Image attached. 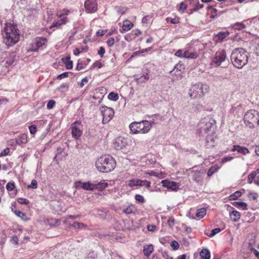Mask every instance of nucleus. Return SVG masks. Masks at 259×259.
I'll return each instance as SVG.
<instances>
[{"label": "nucleus", "instance_id": "obj_48", "mask_svg": "<svg viewBox=\"0 0 259 259\" xmlns=\"http://www.w3.org/2000/svg\"><path fill=\"white\" fill-rule=\"evenodd\" d=\"M105 53V50L104 48L103 47H100L99 50L98 51V54L101 58H102L104 56Z\"/></svg>", "mask_w": 259, "mask_h": 259}, {"label": "nucleus", "instance_id": "obj_8", "mask_svg": "<svg viewBox=\"0 0 259 259\" xmlns=\"http://www.w3.org/2000/svg\"><path fill=\"white\" fill-rule=\"evenodd\" d=\"M100 111L103 116L102 121L103 123H107L110 121L114 114L113 109L106 106H102L100 108Z\"/></svg>", "mask_w": 259, "mask_h": 259}, {"label": "nucleus", "instance_id": "obj_22", "mask_svg": "<svg viewBox=\"0 0 259 259\" xmlns=\"http://www.w3.org/2000/svg\"><path fill=\"white\" fill-rule=\"evenodd\" d=\"M149 73L150 71L148 69H146L144 71L141 77L139 78H137V80H140L141 82H145L147 81L149 79Z\"/></svg>", "mask_w": 259, "mask_h": 259}, {"label": "nucleus", "instance_id": "obj_47", "mask_svg": "<svg viewBox=\"0 0 259 259\" xmlns=\"http://www.w3.org/2000/svg\"><path fill=\"white\" fill-rule=\"evenodd\" d=\"M55 104V101L54 100H50L47 105V108L48 109H51L53 108Z\"/></svg>", "mask_w": 259, "mask_h": 259}, {"label": "nucleus", "instance_id": "obj_9", "mask_svg": "<svg viewBox=\"0 0 259 259\" xmlns=\"http://www.w3.org/2000/svg\"><path fill=\"white\" fill-rule=\"evenodd\" d=\"M227 58L226 53L225 50H220L215 53L214 57L212 60V63L216 66L221 65L222 62H224Z\"/></svg>", "mask_w": 259, "mask_h": 259}, {"label": "nucleus", "instance_id": "obj_29", "mask_svg": "<svg viewBox=\"0 0 259 259\" xmlns=\"http://www.w3.org/2000/svg\"><path fill=\"white\" fill-rule=\"evenodd\" d=\"M133 26L132 23L129 21H125L123 22L122 25V29L124 31H127L130 30Z\"/></svg>", "mask_w": 259, "mask_h": 259}, {"label": "nucleus", "instance_id": "obj_50", "mask_svg": "<svg viewBox=\"0 0 259 259\" xmlns=\"http://www.w3.org/2000/svg\"><path fill=\"white\" fill-rule=\"evenodd\" d=\"M88 259H98L97 254L94 252H90L88 256Z\"/></svg>", "mask_w": 259, "mask_h": 259}, {"label": "nucleus", "instance_id": "obj_2", "mask_svg": "<svg viewBox=\"0 0 259 259\" xmlns=\"http://www.w3.org/2000/svg\"><path fill=\"white\" fill-rule=\"evenodd\" d=\"M231 61L235 67L241 69L248 62L247 52L241 48L234 49L231 55Z\"/></svg>", "mask_w": 259, "mask_h": 259}, {"label": "nucleus", "instance_id": "obj_3", "mask_svg": "<svg viewBox=\"0 0 259 259\" xmlns=\"http://www.w3.org/2000/svg\"><path fill=\"white\" fill-rule=\"evenodd\" d=\"M95 165L100 172H108L114 169L116 162L111 155H104L96 160Z\"/></svg>", "mask_w": 259, "mask_h": 259}, {"label": "nucleus", "instance_id": "obj_25", "mask_svg": "<svg viewBox=\"0 0 259 259\" xmlns=\"http://www.w3.org/2000/svg\"><path fill=\"white\" fill-rule=\"evenodd\" d=\"M201 259H210V251L207 249H202L200 252Z\"/></svg>", "mask_w": 259, "mask_h": 259}, {"label": "nucleus", "instance_id": "obj_21", "mask_svg": "<svg viewBox=\"0 0 259 259\" xmlns=\"http://www.w3.org/2000/svg\"><path fill=\"white\" fill-rule=\"evenodd\" d=\"M153 246L152 244L146 245L143 248V252L145 255L149 256L153 251Z\"/></svg>", "mask_w": 259, "mask_h": 259}, {"label": "nucleus", "instance_id": "obj_36", "mask_svg": "<svg viewBox=\"0 0 259 259\" xmlns=\"http://www.w3.org/2000/svg\"><path fill=\"white\" fill-rule=\"evenodd\" d=\"M192 2H195L196 3V7L192 9L193 11H196L198 10L202 9L203 7V4H200L198 1H195L194 0H191Z\"/></svg>", "mask_w": 259, "mask_h": 259}, {"label": "nucleus", "instance_id": "obj_13", "mask_svg": "<svg viewBox=\"0 0 259 259\" xmlns=\"http://www.w3.org/2000/svg\"><path fill=\"white\" fill-rule=\"evenodd\" d=\"M75 186L77 189L82 188L88 191H93L95 190L94 183L91 182L82 183L80 181H77L75 182Z\"/></svg>", "mask_w": 259, "mask_h": 259}, {"label": "nucleus", "instance_id": "obj_7", "mask_svg": "<svg viewBox=\"0 0 259 259\" xmlns=\"http://www.w3.org/2000/svg\"><path fill=\"white\" fill-rule=\"evenodd\" d=\"M154 122H150L147 120H142L140 122H133L129 125L130 130H150L152 128Z\"/></svg>", "mask_w": 259, "mask_h": 259}, {"label": "nucleus", "instance_id": "obj_41", "mask_svg": "<svg viewBox=\"0 0 259 259\" xmlns=\"http://www.w3.org/2000/svg\"><path fill=\"white\" fill-rule=\"evenodd\" d=\"M170 246L175 250H177L179 248V244L175 240H173L170 242Z\"/></svg>", "mask_w": 259, "mask_h": 259}, {"label": "nucleus", "instance_id": "obj_19", "mask_svg": "<svg viewBox=\"0 0 259 259\" xmlns=\"http://www.w3.org/2000/svg\"><path fill=\"white\" fill-rule=\"evenodd\" d=\"M232 151H237L238 152L242 153L244 155H245L249 152V150L247 148L245 147H242L239 145L234 146L233 148L232 149Z\"/></svg>", "mask_w": 259, "mask_h": 259}, {"label": "nucleus", "instance_id": "obj_63", "mask_svg": "<svg viewBox=\"0 0 259 259\" xmlns=\"http://www.w3.org/2000/svg\"><path fill=\"white\" fill-rule=\"evenodd\" d=\"M156 226L155 225H148L147 229L148 231L151 232H154L156 230Z\"/></svg>", "mask_w": 259, "mask_h": 259}, {"label": "nucleus", "instance_id": "obj_53", "mask_svg": "<svg viewBox=\"0 0 259 259\" xmlns=\"http://www.w3.org/2000/svg\"><path fill=\"white\" fill-rule=\"evenodd\" d=\"M88 82V78L87 77H84L81 81V82L79 83V87L80 88H82L84 85L86 83H87Z\"/></svg>", "mask_w": 259, "mask_h": 259}, {"label": "nucleus", "instance_id": "obj_55", "mask_svg": "<svg viewBox=\"0 0 259 259\" xmlns=\"http://www.w3.org/2000/svg\"><path fill=\"white\" fill-rule=\"evenodd\" d=\"M102 67V64L99 61H96L92 65V68H94L95 67H98V68H100Z\"/></svg>", "mask_w": 259, "mask_h": 259}, {"label": "nucleus", "instance_id": "obj_61", "mask_svg": "<svg viewBox=\"0 0 259 259\" xmlns=\"http://www.w3.org/2000/svg\"><path fill=\"white\" fill-rule=\"evenodd\" d=\"M233 159V156L225 157L224 158H223V159L222 160V163H226V162H227L228 161H230L232 160Z\"/></svg>", "mask_w": 259, "mask_h": 259}, {"label": "nucleus", "instance_id": "obj_46", "mask_svg": "<svg viewBox=\"0 0 259 259\" xmlns=\"http://www.w3.org/2000/svg\"><path fill=\"white\" fill-rule=\"evenodd\" d=\"M17 201L18 203L21 204H28L29 202L27 199L23 198H19Z\"/></svg>", "mask_w": 259, "mask_h": 259}, {"label": "nucleus", "instance_id": "obj_49", "mask_svg": "<svg viewBox=\"0 0 259 259\" xmlns=\"http://www.w3.org/2000/svg\"><path fill=\"white\" fill-rule=\"evenodd\" d=\"M114 42L115 40L113 37H110L106 41V43L109 47H112L114 44Z\"/></svg>", "mask_w": 259, "mask_h": 259}, {"label": "nucleus", "instance_id": "obj_62", "mask_svg": "<svg viewBox=\"0 0 259 259\" xmlns=\"http://www.w3.org/2000/svg\"><path fill=\"white\" fill-rule=\"evenodd\" d=\"M73 67V62L72 61H68V62H66V67L67 69H70Z\"/></svg>", "mask_w": 259, "mask_h": 259}, {"label": "nucleus", "instance_id": "obj_15", "mask_svg": "<svg viewBox=\"0 0 259 259\" xmlns=\"http://www.w3.org/2000/svg\"><path fill=\"white\" fill-rule=\"evenodd\" d=\"M3 55L5 56V58L3 61L4 62V66L6 67H9L14 62L16 55L15 53H10L9 52H5L4 53Z\"/></svg>", "mask_w": 259, "mask_h": 259}, {"label": "nucleus", "instance_id": "obj_60", "mask_svg": "<svg viewBox=\"0 0 259 259\" xmlns=\"http://www.w3.org/2000/svg\"><path fill=\"white\" fill-rule=\"evenodd\" d=\"M67 21L68 19L67 17H63L62 18L59 20V22H60V24H61V25L65 24Z\"/></svg>", "mask_w": 259, "mask_h": 259}, {"label": "nucleus", "instance_id": "obj_45", "mask_svg": "<svg viewBox=\"0 0 259 259\" xmlns=\"http://www.w3.org/2000/svg\"><path fill=\"white\" fill-rule=\"evenodd\" d=\"M221 231V230L220 228L214 229L211 231V233L208 236L210 237H212L214 236L215 235L220 232Z\"/></svg>", "mask_w": 259, "mask_h": 259}, {"label": "nucleus", "instance_id": "obj_33", "mask_svg": "<svg viewBox=\"0 0 259 259\" xmlns=\"http://www.w3.org/2000/svg\"><path fill=\"white\" fill-rule=\"evenodd\" d=\"M235 206L241 207L243 210L247 209V204L246 203L243 202H236Z\"/></svg>", "mask_w": 259, "mask_h": 259}, {"label": "nucleus", "instance_id": "obj_58", "mask_svg": "<svg viewBox=\"0 0 259 259\" xmlns=\"http://www.w3.org/2000/svg\"><path fill=\"white\" fill-rule=\"evenodd\" d=\"M18 241H19L18 238L16 235H14L12 237V238L11 239V241L12 242V243L13 244H18Z\"/></svg>", "mask_w": 259, "mask_h": 259}, {"label": "nucleus", "instance_id": "obj_32", "mask_svg": "<svg viewBox=\"0 0 259 259\" xmlns=\"http://www.w3.org/2000/svg\"><path fill=\"white\" fill-rule=\"evenodd\" d=\"M81 122L80 120L75 121L72 124L71 130H80L81 127Z\"/></svg>", "mask_w": 259, "mask_h": 259}, {"label": "nucleus", "instance_id": "obj_42", "mask_svg": "<svg viewBox=\"0 0 259 259\" xmlns=\"http://www.w3.org/2000/svg\"><path fill=\"white\" fill-rule=\"evenodd\" d=\"M85 226L83 223L77 222H74L71 225V227L75 228H82Z\"/></svg>", "mask_w": 259, "mask_h": 259}, {"label": "nucleus", "instance_id": "obj_23", "mask_svg": "<svg viewBox=\"0 0 259 259\" xmlns=\"http://www.w3.org/2000/svg\"><path fill=\"white\" fill-rule=\"evenodd\" d=\"M229 34L228 31L226 32H219L216 35L215 37L217 38L216 41L217 42H221L223 41Z\"/></svg>", "mask_w": 259, "mask_h": 259}, {"label": "nucleus", "instance_id": "obj_16", "mask_svg": "<svg viewBox=\"0 0 259 259\" xmlns=\"http://www.w3.org/2000/svg\"><path fill=\"white\" fill-rule=\"evenodd\" d=\"M198 56L199 54L197 52L191 47L187 48L184 49V58L195 59Z\"/></svg>", "mask_w": 259, "mask_h": 259}, {"label": "nucleus", "instance_id": "obj_26", "mask_svg": "<svg viewBox=\"0 0 259 259\" xmlns=\"http://www.w3.org/2000/svg\"><path fill=\"white\" fill-rule=\"evenodd\" d=\"M220 169V167L215 164L214 165L211 166L207 171V175L208 177H211L213 174L218 171V170Z\"/></svg>", "mask_w": 259, "mask_h": 259}, {"label": "nucleus", "instance_id": "obj_5", "mask_svg": "<svg viewBox=\"0 0 259 259\" xmlns=\"http://www.w3.org/2000/svg\"><path fill=\"white\" fill-rule=\"evenodd\" d=\"M208 87L206 84L198 83L192 85L190 90L189 95L192 99H198L204 95V91L207 90Z\"/></svg>", "mask_w": 259, "mask_h": 259}, {"label": "nucleus", "instance_id": "obj_18", "mask_svg": "<svg viewBox=\"0 0 259 259\" xmlns=\"http://www.w3.org/2000/svg\"><path fill=\"white\" fill-rule=\"evenodd\" d=\"M94 185L95 190H97L101 191L107 187L108 184L107 182H106L105 180H103L100 182H95Z\"/></svg>", "mask_w": 259, "mask_h": 259}, {"label": "nucleus", "instance_id": "obj_37", "mask_svg": "<svg viewBox=\"0 0 259 259\" xmlns=\"http://www.w3.org/2000/svg\"><path fill=\"white\" fill-rule=\"evenodd\" d=\"M175 55L178 57L184 58V49L181 50L180 49L178 50L176 53Z\"/></svg>", "mask_w": 259, "mask_h": 259}, {"label": "nucleus", "instance_id": "obj_14", "mask_svg": "<svg viewBox=\"0 0 259 259\" xmlns=\"http://www.w3.org/2000/svg\"><path fill=\"white\" fill-rule=\"evenodd\" d=\"M127 145V139L121 137L116 138L113 143L114 147L117 150L122 149L125 148Z\"/></svg>", "mask_w": 259, "mask_h": 259}, {"label": "nucleus", "instance_id": "obj_30", "mask_svg": "<svg viewBox=\"0 0 259 259\" xmlns=\"http://www.w3.org/2000/svg\"><path fill=\"white\" fill-rule=\"evenodd\" d=\"M108 98L110 100L116 101L118 99L119 97L117 93L111 92L108 94Z\"/></svg>", "mask_w": 259, "mask_h": 259}, {"label": "nucleus", "instance_id": "obj_6", "mask_svg": "<svg viewBox=\"0 0 259 259\" xmlns=\"http://www.w3.org/2000/svg\"><path fill=\"white\" fill-rule=\"evenodd\" d=\"M199 130H214L216 128L215 121L212 118L207 116L201 119L198 124Z\"/></svg>", "mask_w": 259, "mask_h": 259}, {"label": "nucleus", "instance_id": "obj_17", "mask_svg": "<svg viewBox=\"0 0 259 259\" xmlns=\"http://www.w3.org/2000/svg\"><path fill=\"white\" fill-rule=\"evenodd\" d=\"M193 180L197 183H200L203 180V172L197 170H191Z\"/></svg>", "mask_w": 259, "mask_h": 259}, {"label": "nucleus", "instance_id": "obj_39", "mask_svg": "<svg viewBox=\"0 0 259 259\" xmlns=\"http://www.w3.org/2000/svg\"><path fill=\"white\" fill-rule=\"evenodd\" d=\"M15 188V184L14 182H9L6 185V189L9 191L13 190Z\"/></svg>", "mask_w": 259, "mask_h": 259}, {"label": "nucleus", "instance_id": "obj_11", "mask_svg": "<svg viewBox=\"0 0 259 259\" xmlns=\"http://www.w3.org/2000/svg\"><path fill=\"white\" fill-rule=\"evenodd\" d=\"M85 11L88 13H93L97 11L98 4L96 0H87L84 3Z\"/></svg>", "mask_w": 259, "mask_h": 259}, {"label": "nucleus", "instance_id": "obj_51", "mask_svg": "<svg viewBox=\"0 0 259 259\" xmlns=\"http://www.w3.org/2000/svg\"><path fill=\"white\" fill-rule=\"evenodd\" d=\"M70 11L67 9H64L62 12L59 15V17H62L64 16L68 15L70 13Z\"/></svg>", "mask_w": 259, "mask_h": 259}, {"label": "nucleus", "instance_id": "obj_38", "mask_svg": "<svg viewBox=\"0 0 259 259\" xmlns=\"http://www.w3.org/2000/svg\"><path fill=\"white\" fill-rule=\"evenodd\" d=\"M184 66L182 64H181L180 62L177 64L174 68V70H176V72L180 71L181 72L182 70L184 69Z\"/></svg>", "mask_w": 259, "mask_h": 259}, {"label": "nucleus", "instance_id": "obj_28", "mask_svg": "<svg viewBox=\"0 0 259 259\" xmlns=\"http://www.w3.org/2000/svg\"><path fill=\"white\" fill-rule=\"evenodd\" d=\"M141 184V180L139 179H133L128 181V185L131 187L134 186H140Z\"/></svg>", "mask_w": 259, "mask_h": 259}, {"label": "nucleus", "instance_id": "obj_44", "mask_svg": "<svg viewBox=\"0 0 259 259\" xmlns=\"http://www.w3.org/2000/svg\"><path fill=\"white\" fill-rule=\"evenodd\" d=\"M166 21L167 22H170L172 24H178L180 22L178 18H171L170 17L166 18Z\"/></svg>", "mask_w": 259, "mask_h": 259}, {"label": "nucleus", "instance_id": "obj_64", "mask_svg": "<svg viewBox=\"0 0 259 259\" xmlns=\"http://www.w3.org/2000/svg\"><path fill=\"white\" fill-rule=\"evenodd\" d=\"M123 212L127 214H131L133 212V210L130 207H126L123 209Z\"/></svg>", "mask_w": 259, "mask_h": 259}, {"label": "nucleus", "instance_id": "obj_43", "mask_svg": "<svg viewBox=\"0 0 259 259\" xmlns=\"http://www.w3.org/2000/svg\"><path fill=\"white\" fill-rule=\"evenodd\" d=\"M135 199L137 201L140 203H143L145 201L144 197L140 194H137L135 196Z\"/></svg>", "mask_w": 259, "mask_h": 259}, {"label": "nucleus", "instance_id": "obj_10", "mask_svg": "<svg viewBox=\"0 0 259 259\" xmlns=\"http://www.w3.org/2000/svg\"><path fill=\"white\" fill-rule=\"evenodd\" d=\"M47 43V39L46 38L44 37H36L35 39L34 44L35 48H33V52H38L46 48Z\"/></svg>", "mask_w": 259, "mask_h": 259}, {"label": "nucleus", "instance_id": "obj_1", "mask_svg": "<svg viewBox=\"0 0 259 259\" xmlns=\"http://www.w3.org/2000/svg\"><path fill=\"white\" fill-rule=\"evenodd\" d=\"M3 42L8 48L16 44L20 39V30L16 24L6 22L2 30Z\"/></svg>", "mask_w": 259, "mask_h": 259}, {"label": "nucleus", "instance_id": "obj_34", "mask_svg": "<svg viewBox=\"0 0 259 259\" xmlns=\"http://www.w3.org/2000/svg\"><path fill=\"white\" fill-rule=\"evenodd\" d=\"M241 195V193L240 191H236L230 196V200L237 199Z\"/></svg>", "mask_w": 259, "mask_h": 259}, {"label": "nucleus", "instance_id": "obj_56", "mask_svg": "<svg viewBox=\"0 0 259 259\" xmlns=\"http://www.w3.org/2000/svg\"><path fill=\"white\" fill-rule=\"evenodd\" d=\"M187 9V5L184 2H181L180 5V10L184 12Z\"/></svg>", "mask_w": 259, "mask_h": 259}, {"label": "nucleus", "instance_id": "obj_54", "mask_svg": "<svg viewBox=\"0 0 259 259\" xmlns=\"http://www.w3.org/2000/svg\"><path fill=\"white\" fill-rule=\"evenodd\" d=\"M68 76V72H63V73L59 74V75H58L57 78L58 79H62L64 78L67 77Z\"/></svg>", "mask_w": 259, "mask_h": 259}, {"label": "nucleus", "instance_id": "obj_35", "mask_svg": "<svg viewBox=\"0 0 259 259\" xmlns=\"http://www.w3.org/2000/svg\"><path fill=\"white\" fill-rule=\"evenodd\" d=\"M82 131H71V134L73 137L77 139L79 138L82 134Z\"/></svg>", "mask_w": 259, "mask_h": 259}, {"label": "nucleus", "instance_id": "obj_31", "mask_svg": "<svg viewBox=\"0 0 259 259\" xmlns=\"http://www.w3.org/2000/svg\"><path fill=\"white\" fill-rule=\"evenodd\" d=\"M14 213L18 217L21 218L22 220L26 221L27 219L26 218L25 214L23 212L19 210H16L14 211Z\"/></svg>", "mask_w": 259, "mask_h": 259}, {"label": "nucleus", "instance_id": "obj_57", "mask_svg": "<svg viewBox=\"0 0 259 259\" xmlns=\"http://www.w3.org/2000/svg\"><path fill=\"white\" fill-rule=\"evenodd\" d=\"M167 224L170 228H172L175 224L174 219L172 218V217L169 218L167 220Z\"/></svg>", "mask_w": 259, "mask_h": 259}, {"label": "nucleus", "instance_id": "obj_12", "mask_svg": "<svg viewBox=\"0 0 259 259\" xmlns=\"http://www.w3.org/2000/svg\"><path fill=\"white\" fill-rule=\"evenodd\" d=\"M161 183L163 187L167 188L168 190L175 191H177L180 186V183L174 181H170L168 180H162Z\"/></svg>", "mask_w": 259, "mask_h": 259}, {"label": "nucleus", "instance_id": "obj_4", "mask_svg": "<svg viewBox=\"0 0 259 259\" xmlns=\"http://www.w3.org/2000/svg\"><path fill=\"white\" fill-rule=\"evenodd\" d=\"M244 121L249 128L258 127L259 125V112L255 110L247 111L244 116Z\"/></svg>", "mask_w": 259, "mask_h": 259}, {"label": "nucleus", "instance_id": "obj_52", "mask_svg": "<svg viewBox=\"0 0 259 259\" xmlns=\"http://www.w3.org/2000/svg\"><path fill=\"white\" fill-rule=\"evenodd\" d=\"M151 183L149 181L147 180H141V184L140 185V186H146L147 188L150 187Z\"/></svg>", "mask_w": 259, "mask_h": 259}, {"label": "nucleus", "instance_id": "obj_59", "mask_svg": "<svg viewBox=\"0 0 259 259\" xmlns=\"http://www.w3.org/2000/svg\"><path fill=\"white\" fill-rule=\"evenodd\" d=\"M9 152H10V149L8 148H7L5 149L2 152V153L0 154V156H6V155H8Z\"/></svg>", "mask_w": 259, "mask_h": 259}, {"label": "nucleus", "instance_id": "obj_24", "mask_svg": "<svg viewBox=\"0 0 259 259\" xmlns=\"http://www.w3.org/2000/svg\"><path fill=\"white\" fill-rule=\"evenodd\" d=\"M231 219L234 222H237L240 218V213L237 210H233L230 213Z\"/></svg>", "mask_w": 259, "mask_h": 259}, {"label": "nucleus", "instance_id": "obj_27", "mask_svg": "<svg viewBox=\"0 0 259 259\" xmlns=\"http://www.w3.org/2000/svg\"><path fill=\"white\" fill-rule=\"evenodd\" d=\"M206 214V210L204 208H201L197 210L196 215L197 218H202Z\"/></svg>", "mask_w": 259, "mask_h": 259}, {"label": "nucleus", "instance_id": "obj_40", "mask_svg": "<svg viewBox=\"0 0 259 259\" xmlns=\"http://www.w3.org/2000/svg\"><path fill=\"white\" fill-rule=\"evenodd\" d=\"M255 172L252 171L248 176V183L251 184L252 183V181L255 178Z\"/></svg>", "mask_w": 259, "mask_h": 259}, {"label": "nucleus", "instance_id": "obj_20", "mask_svg": "<svg viewBox=\"0 0 259 259\" xmlns=\"http://www.w3.org/2000/svg\"><path fill=\"white\" fill-rule=\"evenodd\" d=\"M249 23H251V20H246L243 21V22H237L234 25V28L237 30H241L245 27V25H247Z\"/></svg>", "mask_w": 259, "mask_h": 259}]
</instances>
